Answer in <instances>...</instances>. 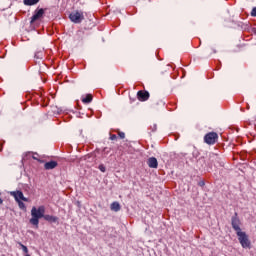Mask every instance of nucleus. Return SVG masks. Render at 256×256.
Wrapping results in <instances>:
<instances>
[{
	"instance_id": "obj_16",
	"label": "nucleus",
	"mask_w": 256,
	"mask_h": 256,
	"mask_svg": "<svg viewBox=\"0 0 256 256\" xmlns=\"http://www.w3.org/2000/svg\"><path fill=\"white\" fill-rule=\"evenodd\" d=\"M34 57L35 59H43V51H37Z\"/></svg>"
},
{
	"instance_id": "obj_12",
	"label": "nucleus",
	"mask_w": 256,
	"mask_h": 256,
	"mask_svg": "<svg viewBox=\"0 0 256 256\" xmlns=\"http://www.w3.org/2000/svg\"><path fill=\"white\" fill-rule=\"evenodd\" d=\"M111 211H121V205L119 204V202H113L110 206Z\"/></svg>"
},
{
	"instance_id": "obj_5",
	"label": "nucleus",
	"mask_w": 256,
	"mask_h": 256,
	"mask_svg": "<svg viewBox=\"0 0 256 256\" xmlns=\"http://www.w3.org/2000/svg\"><path fill=\"white\" fill-rule=\"evenodd\" d=\"M217 139H219V136L215 132H210L204 137V141L207 145H215V143H217Z\"/></svg>"
},
{
	"instance_id": "obj_18",
	"label": "nucleus",
	"mask_w": 256,
	"mask_h": 256,
	"mask_svg": "<svg viewBox=\"0 0 256 256\" xmlns=\"http://www.w3.org/2000/svg\"><path fill=\"white\" fill-rule=\"evenodd\" d=\"M17 203L20 209H25V203L21 202V200H18Z\"/></svg>"
},
{
	"instance_id": "obj_1",
	"label": "nucleus",
	"mask_w": 256,
	"mask_h": 256,
	"mask_svg": "<svg viewBox=\"0 0 256 256\" xmlns=\"http://www.w3.org/2000/svg\"><path fill=\"white\" fill-rule=\"evenodd\" d=\"M45 217V206H39L38 208L33 206L31 209V225L34 227H39V219H43Z\"/></svg>"
},
{
	"instance_id": "obj_21",
	"label": "nucleus",
	"mask_w": 256,
	"mask_h": 256,
	"mask_svg": "<svg viewBox=\"0 0 256 256\" xmlns=\"http://www.w3.org/2000/svg\"><path fill=\"white\" fill-rule=\"evenodd\" d=\"M110 139H111V141H115V139H117V135L112 134V135L110 136Z\"/></svg>"
},
{
	"instance_id": "obj_3",
	"label": "nucleus",
	"mask_w": 256,
	"mask_h": 256,
	"mask_svg": "<svg viewBox=\"0 0 256 256\" xmlns=\"http://www.w3.org/2000/svg\"><path fill=\"white\" fill-rule=\"evenodd\" d=\"M69 19L70 21H72V23L79 24L83 23V21L85 20V15L83 14V11L76 10L70 13Z\"/></svg>"
},
{
	"instance_id": "obj_25",
	"label": "nucleus",
	"mask_w": 256,
	"mask_h": 256,
	"mask_svg": "<svg viewBox=\"0 0 256 256\" xmlns=\"http://www.w3.org/2000/svg\"><path fill=\"white\" fill-rule=\"evenodd\" d=\"M254 33L256 34V28L254 29Z\"/></svg>"
},
{
	"instance_id": "obj_20",
	"label": "nucleus",
	"mask_w": 256,
	"mask_h": 256,
	"mask_svg": "<svg viewBox=\"0 0 256 256\" xmlns=\"http://www.w3.org/2000/svg\"><path fill=\"white\" fill-rule=\"evenodd\" d=\"M251 16L256 17V7H254L251 11Z\"/></svg>"
},
{
	"instance_id": "obj_4",
	"label": "nucleus",
	"mask_w": 256,
	"mask_h": 256,
	"mask_svg": "<svg viewBox=\"0 0 256 256\" xmlns=\"http://www.w3.org/2000/svg\"><path fill=\"white\" fill-rule=\"evenodd\" d=\"M231 225L232 229L236 231V234L241 232V220H239L237 212H235L234 216L231 218Z\"/></svg>"
},
{
	"instance_id": "obj_10",
	"label": "nucleus",
	"mask_w": 256,
	"mask_h": 256,
	"mask_svg": "<svg viewBox=\"0 0 256 256\" xmlns=\"http://www.w3.org/2000/svg\"><path fill=\"white\" fill-rule=\"evenodd\" d=\"M45 221H48L49 223H57L59 221V218L57 216L49 215V214H44Z\"/></svg>"
},
{
	"instance_id": "obj_19",
	"label": "nucleus",
	"mask_w": 256,
	"mask_h": 256,
	"mask_svg": "<svg viewBox=\"0 0 256 256\" xmlns=\"http://www.w3.org/2000/svg\"><path fill=\"white\" fill-rule=\"evenodd\" d=\"M150 129L152 130V132L157 131V124H153L152 126H150Z\"/></svg>"
},
{
	"instance_id": "obj_2",
	"label": "nucleus",
	"mask_w": 256,
	"mask_h": 256,
	"mask_svg": "<svg viewBox=\"0 0 256 256\" xmlns=\"http://www.w3.org/2000/svg\"><path fill=\"white\" fill-rule=\"evenodd\" d=\"M236 235L238 236L239 243L243 249H249V247H251V241H249V236H247V233L241 231L237 232Z\"/></svg>"
},
{
	"instance_id": "obj_23",
	"label": "nucleus",
	"mask_w": 256,
	"mask_h": 256,
	"mask_svg": "<svg viewBox=\"0 0 256 256\" xmlns=\"http://www.w3.org/2000/svg\"><path fill=\"white\" fill-rule=\"evenodd\" d=\"M198 185H199L200 187H205V182H204V181H200V182L198 183Z\"/></svg>"
},
{
	"instance_id": "obj_6",
	"label": "nucleus",
	"mask_w": 256,
	"mask_h": 256,
	"mask_svg": "<svg viewBox=\"0 0 256 256\" xmlns=\"http://www.w3.org/2000/svg\"><path fill=\"white\" fill-rule=\"evenodd\" d=\"M43 15H45V10L43 8L36 10L33 16L31 17L30 23L33 24L35 23V21H39V19H41Z\"/></svg>"
},
{
	"instance_id": "obj_8",
	"label": "nucleus",
	"mask_w": 256,
	"mask_h": 256,
	"mask_svg": "<svg viewBox=\"0 0 256 256\" xmlns=\"http://www.w3.org/2000/svg\"><path fill=\"white\" fill-rule=\"evenodd\" d=\"M147 165L150 169H157V167H159V162L157 161V158L150 157L147 161Z\"/></svg>"
},
{
	"instance_id": "obj_17",
	"label": "nucleus",
	"mask_w": 256,
	"mask_h": 256,
	"mask_svg": "<svg viewBox=\"0 0 256 256\" xmlns=\"http://www.w3.org/2000/svg\"><path fill=\"white\" fill-rule=\"evenodd\" d=\"M98 169L102 172V173H105V171H107V169L105 168V165L103 164H100Z\"/></svg>"
},
{
	"instance_id": "obj_9",
	"label": "nucleus",
	"mask_w": 256,
	"mask_h": 256,
	"mask_svg": "<svg viewBox=\"0 0 256 256\" xmlns=\"http://www.w3.org/2000/svg\"><path fill=\"white\" fill-rule=\"evenodd\" d=\"M137 96H138L139 101H147L149 99V92L138 91Z\"/></svg>"
},
{
	"instance_id": "obj_7",
	"label": "nucleus",
	"mask_w": 256,
	"mask_h": 256,
	"mask_svg": "<svg viewBox=\"0 0 256 256\" xmlns=\"http://www.w3.org/2000/svg\"><path fill=\"white\" fill-rule=\"evenodd\" d=\"M12 197H14L15 201H28L27 198L23 195L21 191H14L11 192Z\"/></svg>"
},
{
	"instance_id": "obj_13",
	"label": "nucleus",
	"mask_w": 256,
	"mask_h": 256,
	"mask_svg": "<svg viewBox=\"0 0 256 256\" xmlns=\"http://www.w3.org/2000/svg\"><path fill=\"white\" fill-rule=\"evenodd\" d=\"M40 0H24L23 3L24 5H27L28 7H31L33 5H37Z\"/></svg>"
},
{
	"instance_id": "obj_24",
	"label": "nucleus",
	"mask_w": 256,
	"mask_h": 256,
	"mask_svg": "<svg viewBox=\"0 0 256 256\" xmlns=\"http://www.w3.org/2000/svg\"><path fill=\"white\" fill-rule=\"evenodd\" d=\"M32 158H33V159H37V157H36V156H33Z\"/></svg>"
},
{
	"instance_id": "obj_26",
	"label": "nucleus",
	"mask_w": 256,
	"mask_h": 256,
	"mask_svg": "<svg viewBox=\"0 0 256 256\" xmlns=\"http://www.w3.org/2000/svg\"><path fill=\"white\" fill-rule=\"evenodd\" d=\"M25 256H31V255H29V254H26Z\"/></svg>"
},
{
	"instance_id": "obj_22",
	"label": "nucleus",
	"mask_w": 256,
	"mask_h": 256,
	"mask_svg": "<svg viewBox=\"0 0 256 256\" xmlns=\"http://www.w3.org/2000/svg\"><path fill=\"white\" fill-rule=\"evenodd\" d=\"M118 135H119L120 139H123L125 137V134L123 132H119Z\"/></svg>"
},
{
	"instance_id": "obj_14",
	"label": "nucleus",
	"mask_w": 256,
	"mask_h": 256,
	"mask_svg": "<svg viewBox=\"0 0 256 256\" xmlns=\"http://www.w3.org/2000/svg\"><path fill=\"white\" fill-rule=\"evenodd\" d=\"M91 101H93V96L91 94H88L82 98V102L86 104L91 103Z\"/></svg>"
},
{
	"instance_id": "obj_11",
	"label": "nucleus",
	"mask_w": 256,
	"mask_h": 256,
	"mask_svg": "<svg viewBox=\"0 0 256 256\" xmlns=\"http://www.w3.org/2000/svg\"><path fill=\"white\" fill-rule=\"evenodd\" d=\"M55 167H57V161H50V162H46L44 164V169H46L47 171H50L51 169H55Z\"/></svg>"
},
{
	"instance_id": "obj_27",
	"label": "nucleus",
	"mask_w": 256,
	"mask_h": 256,
	"mask_svg": "<svg viewBox=\"0 0 256 256\" xmlns=\"http://www.w3.org/2000/svg\"><path fill=\"white\" fill-rule=\"evenodd\" d=\"M214 53H217V51H216V50H214Z\"/></svg>"
},
{
	"instance_id": "obj_15",
	"label": "nucleus",
	"mask_w": 256,
	"mask_h": 256,
	"mask_svg": "<svg viewBox=\"0 0 256 256\" xmlns=\"http://www.w3.org/2000/svg\"><path fill=\"white\" fill-rule=\"evenodd\" d=\"M18 245L21 246L23 253H26V255H27V253H29V249L27 248V246L23 245V243L18 242Z\"/></svg>"
}]
</instances>
